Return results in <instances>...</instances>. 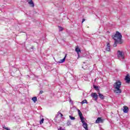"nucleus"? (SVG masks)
Returning a JSON list of instances; mask_svg holds the SVG:
<instances>
[{
	"label": "nucleus",
	"instance_id": "nucleus-13",
	"mask_svg": "<svg viewBox=\"0 0 130 130\" xmlns=\"http://www.w3.org/2000/svg\"><path fill=\"white\" fill-rule=\"evenodd\" d=\"M99 96L100 97V99L102 100H103L104 99L105 97L104 95L101 93H100V92H98Z\"/></svg>",
	"mask_w": 130,
	"mask_h": 130
},
{
	"label": "nucleus",
	"instance_id": "nucleus-3",
	"mask_svg": "<svg viewBox=\"0 0 130 130\" xmlns=\"http://www.w3.org/2000/svg\"><path fill=\"white\" fill-rule=\"evenodd\" d=\"M103 122H104V119L102 118V117H98L95 123H103Z\"/></svg>",
	"mask_w": 130,
	"mask_h": 130
},
{
	"label": "nucleus",
	"instance_id": "nucleus-28",
	"mask_svg": "<svg viewBox=\"0 0 130 130\" xmlns=\"http://www.w3.org/2000/svg\"><path fill=\"white\" fill-rule=\"evenodd\" d=\"M82 69H83V70H86V68H84V66H82Z\"/></svg>",
	"mask_w": 130,
	"mask_h": 130
},
{
	"label": "nucleus",
	"instance_id": "nucleus-9",
	"mask_svg": "<svg viewBox=\"0 0 130 130\" xmlns=\"http://www.w3.org/2000/svg\"><path fill=\"white\" fill-rule=\"evenodd\" d=\"M125 81H126V83L127 84L130 83V76L127 74L125 77Z\"/></svg>",
	"mask_w": 130,
	"mask_h": 130
},
{
	"label": "nucleus",
	"instance_id": "nucleus-19",
	"mask_svg": "<svg viewBox=\"0 0 130 130\" xmlns=\"http://www.w3.org/2000/svg\"><path fill=\"white\" fill-rule=\"evenodd\" d=\"M69 117H70V119H71L72 120H74L76 119V118H75V117H73L72 116H69Z\"/></svg>",
	"mask_w": 130,
	"mask_h": 130
},
{
	"label": "nucleus",
	"instance_id": "nucleus-26",
	"mask_svg": "<svg viewBox=\"0 0 130 130\" xmlns=\"http://www.w3.org/2000/svg\"><path fill=\"white\" fill-rule=\"evenodd\" d=\"M60 114L61 117H62V116H63V115H62V114H61V113H60Z\"/></svg>",
	"mask_w": 130,
	"mask_h": 130
},
{
	"label": "nucleus",
	"instance_id": "nucleus-22",
	"mask_svg": "<svg viewBox=\"0 0 130 130\" xmlns=\"http://www.w3.org/2000/svg\"><path fill=\"white\" fill-rule=\"evenodd\" d=\"M67 124L68 125H71V121H68L67 122Z\"/></svg>",
	"mask_w": 130,
	"mask_h": 130
},
{
	"label": "nucleus",
	"instance_id": "nucleus-6",
	"mask_svg": "<svg viewBox=\"0 0 130 130\" xmlns=\"http://www.w3.org/2000/svg\"><path fill=\"white\" fill-rule=\"evenodd\" d=\"M78 114L79 115L81 120V121L84 120V119H85V118H84V116H83V114L82 113V112L80 110H78Z\"/></svg>",
	"mask_w": 130,
	"mask_h": 130
},
{
	"label": "nucleus",
	"instance_id": "nucleus-27",
	"mask_svg": "<svg viewBox=\"0 0 130 130\" xmlns=\"http://www.w3.org/2000/svg\"><path fill=\"white\" fill-rule=\"evenodd\" d=\"M84 22H85V19H82V23H84Z\"/></svg>",
	"mask_w": 130,
	"mask_h": 130
},
{
	"label": "nucleus",
	"instance_id": "nucleus-4",
	"mask_svg": "<svg viewBox=\"0 0 130 130\" xmlns=\"http://www.w3.org/2000/svg\"><path fill=\"white\" fill-rule=\"evenodd\" d=\"M110 43L107 42L106 48V50L108 51V52H110L111 51V49H110Z\"/></svg>",
	"mask_w": 130,
	"mask_h": 130
},
{
	"label": "nucleus",
	"instance_id": "nucleus-11",
	"mask_svg": "<svg viewBox=\"0 0 130 130\" xmlns=\"http://www.w3.org/2000/svg\"><path fill=\"white\" fill-rule=\"evenodd\" d=\"M75 51L77 52V54L78 55V56H80L79 52H81V49L79 48V47H77L75 48Z\"/></svg>",
	"mask_w": 130,
	"mask_h": 130
},
{
	"label": "nucleus",
	"instance_id": "nucleus-25",
	"mask_svg": "<svg viewBox=\"0 0 130 130\" xmlns=\"http://www.w3.org/2000/svg\"><path fill=\"white\" fill-rule=\"evenodd\" d=\"M43 93V91L41 90L40 92V94H42Z\"/></svg>",
	"mask_w": 130,
	"mask_h": 130
},
{
	"label": "nucleus",
	"instance_id": "nucleus-16",
	"mask_svg": "<svg viewBox=\"0 0 130 130\" xmlns=\"http://www.w3.org/2000/svg\"><path fill=\"white\" fill-rule=\"evenodd\" d=\"M93 88L97 91V92H98V93L100 92V91L99 90V88H98V86L94 85Z\"/></svg>",
	"mask_w": 130,
	"mask_h": 130
},
{
	"label": "nucleus",
	"instance_id": "nucleus-23",
	"mask_svg": "<svg viewBox=\"0 0 130 130\" xmlns=\"http://www.w3.org/2000/svg\"><path fill=\"white\" fill-rule=\"evenodd\" d=\"M58 27L60 28L59 31H62V30H63V28H62L60 26H58Z\"/></svg>",
	"mask_w": 130,
	"mask_h": 130
},
{
	"label": "nucleus",
	"instance_id": "nucleus-21",
	"mask_svg": "<svg viewBox=\"0 0 130 130\" xmlns=\"http://www.w3.org/2000/svg\"><path fill=\"white\" fill-rule=\"evenodd\" d=\"M3 128H4V129H6V130H10V128L6 127V126H3Z\"/></svg>",
	"mask_w": 130,
	"mask_h": 130
},
{
	"label": "nucleus",
	"instance_id": "nucleus-7",
	"mask_svg": "<svg viewBox=\"0 0 130 130\" xmlns=\"http://www.w3.org/2000/svg\"><path fill=\"white\" fill-rule=\"evenodd\" d=\"M91 96L92 97V98H94V99H95V100H98V95L97 94V93L96 92H92L91 93Z\"/></svg>",
	"mask_w": 130,
	"mask_h": 130
},
{
	"label": "nucleus",
	"instance_id": "nucleus-20",
	"mask_svg": "<svg viewBox=\"0 0 130 130\" xmlns=\"http://www.w3.org/2000/svg\"><path fill=\"white\" fill-rule=\"evenodd\" d=\"M44 121V118H42L40 121V124H42Z\"/></svg>",
	"mask_w": 130,
	"mask_h": 130
},
{
	"label": "nucleus",
	"instance_id": "nucleus-5",
	"mask_svg": "<svg viewBox=\"0 0 130 130\" xmlns=\"http://www.w3.org/2000/svg\"><path fill=\"white\" fill-rule=\"evenodd\" d=\"M124 54L122 52H121L120 51H118V57H122V58L123 59V58H124Z\"/></svg>",
	"mask_w": 130,
	"mask_h": 130
},
{
	"label": "nucleus",
	"instance_id": "nucleus-24",
	"mask_svg": "<svg viewBox=\"0 0 130 130\" xmlns=\"http://www.w3.org/2000/svg\"><path fill=\"white\" fill-rule=\"evenodd\" d=\"M58 130H61L62 129V128H61V127H59V128H58Z\"/></svg>",
	"mask_w": 130,
	"mask_h": 130
},
{
	"label": "nucleus",
	"instance_id": "nucleus-15",
	"mask_svg": "<svg viewBox=\"0 0 130 130\" xmlns=\"http://www.w3.org/2000/svg\"><path fill=\"white\" fill-rule=\"evenodd\" d=\"M32 101H34V103H36V102H37V97L35 96L32 98Z\"/></svg>",
	"mask_w": 130,
	"mask_h": 130
},
{
	"label": "nucleus",
	"instance_id": "nucleus-1",
	"mask_svg": "<svg viewBox=\"0 0 130 130\" xmlns=\"http://www.w3.org/2000/svg\"><path fill=\"white\" fill-rule=\"evenodd\" d=\"M112 38L114 41H117L118 44H122L123 43L122 36L119 31H116L115 35L112 36Z\"/></svg>",
	"mask_w": 130,
	"mask_h": 130
},
{
	"label": "nucleus",
	"instance_id": "nucleus-18",
	"mask_svg": "<svg viewBox=\"0 0 130 130\" xmlns=\"http://www.w3.org/2000/svg\"><path fill=\"white\" fill-rule=\"evenodd\" d=\"M86 103V104H88V102L87 101V100H84L81 102V104H85Z\"/></svg>",
	"mask_w": 130,
	"mask_h": 130
},
{
	"label": "nucleus",
	"instance_id": "nucleus-8",
	"mask_svg": "<svg viewBox=\"0 0 130 130\" xmlns=\"http://www.w3.org/2000/svg\"><path fill=\"white\" fill-rule=\"evenodd\" d=\"M81 122H82V125L84 127V128H85V129H87V128H88V124H87L85 122V120H81Z\"/></svg>",
	"mask_w": 130,
	"mask_h": 130
},
{
	"label": "nucleus",
	"instance_id": "nucleus-10",
	"mask_svg": "<svg viewBox=\"0 0 130 130\" xmlns=\"http://www.w3.org/2000/svg\"><path fill=\"white\" fill-rule=\"evenodd\" d=\"M28 3L30 7H32V8H34V3L33 2V1L32 0H28Z\"/></svg>",
	"mask_w": 130,
	"mask_h": 130
},
{
	"label": "nucleus",
	"instance_id": "nucleus-14",
	"mask_svg": "<svg viewBox=\"0 0 130 130\" xmlns=\"http://www.w3.org/2000/svg\"><path fill=\"white\" fill-rule=\"evenodd\" d=\"M67 57V54H66L65 56L64 57V58L62 59H61L60 61H59V63H62V62H64V61H66V58Z\"/></svg>",
	"mask_w": 130,
	"mask_h": 130
},
{
	"label": "nucleus",
	"instance_id": "nucleus-29",
	"mask_svg": "<svg viewBox=\"0 0 130 130\" xmlns=\"http://www.w3.org/2000/svg\"><path fill=\"white\" fill-rule=\"evenodd\" d=\"M85 130H88V128H87V129H85Z\"/></svg>",
	"mask_w": 130,
	"mask_h": 130
},
{
	"label": "nucleus",
	"instance_id": "nucleus-17",
	"mask_svg": "<svg viewBox=\"0 0 130 130\" xmlns=\"http://www.w3.org/2000/svg\"><path fill=\"white\" fill-rule=\"evenodd\" d=\"M117 43H118V42L115 41L114 44L113 45V47H116V46H117Z\"/></svg>",
	"mask_w": 130,
	"mask_h": 130
},
{
	"label": "nucleus",
	"instance_id": "nucleus-2",
	"mask_svg": "<svg viewBox=\"0 0 130 130\" xmlns=\"http://www.w3.org/2000/svg\"><path fill=\"white\" fill-rule=\"evenodd\" d=\"M114 87V92L116 94H120L121 93V89H120V88L121 87V82L119 81H116L113 85Z\"/></svg>",
	"mask_w": 130,
	"mask_h": 130
},
{
	"label": "nucleus",
	"instance_id": "nucleus-12",
	"mask_svg": "<svg viewBox=\"0 0 130 130\" xmlns=\"http://www.w3.org/2000/svg\"><path fill=\"white\" fill-rule=\"evenodd\" d=\"M123 112L124 113H127L128 112V107H127V106H124L123 107Z\"/></svg>",
	"mask_w": 130,
	"mask_h": 130
}]
</instances>
